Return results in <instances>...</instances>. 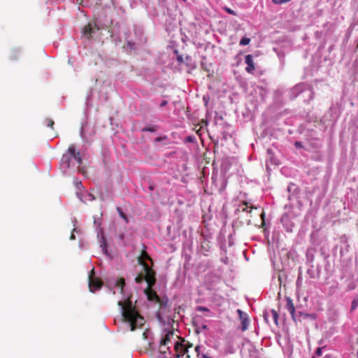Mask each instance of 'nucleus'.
<instances>
[{
	"mask_svg": "<svg viewBox=\"0 0 358 358\" xmlns=\"http://www.w3.org/2000/svg\"><path fill=\"white\" fill-rule=\"evenodd\" d=\"M117 305L121 307L122 319L129 324L131 331H135L144 325V317L140 315L130 298L124 301H119Z\"/></svg>",
	"mask_w": 358,
	"mask_h": 358,
	"instance_id": "1",
	"label": "nucleus"
},
{
	"mask_svg": "<svg viewBox=\"0 0 358 358\" xmlns=\"http://www.w3.org/2000/svg\"><path fill=\"white\" fill-rule=\"evenodd\" d=\"M144 270L146 271L145 281L148 284V287L144 290L148 299L150 301H153L159 304V308L162 309L166 306L169 299L167 297L161 299L157 295V292L152 289V287L156 282L155 271L149 266L148 264L144 265Z\"/></svg>",
	"mask_w": 358,
	"mask_h": 358,
	"instance_id": "2",
	"label": "nucleus"
},
{
	"mask_svg": "<svg viewBox=\"0 0 358 358\" xmlns=\"http://www.w3.org/2000/svg\"><path fill=\"white\" fill-rule=\"evenodd\" d=\"M94 269L92 268L89 273V289L91 292H94L96 290L99 289L103 286V282L94 276Z\"/></svg>",
	"mask_w": 358,
	"mask_h": 358,
	"instance_id": "3",
	"label": "nucleus"
},
{
	"mask_svg": "<svg viewBox=\"0 0 358 358\" xmlns=\"http://www.w3.org/2000/svg\"><path fill=\"white\" fill-rule=\"evenodd\" d=\"M99 28L96 27V24L95 22H90L88 23L83 29V34L84 36H85L87 38H92L95 32L98 31Z\"/></svg>",
	"mask_w": 358,
	"mask_h": 358,
	"instance_id": "4",
	"label": "nucleus"
},
{
	"mask_svg": "<svg viewBox=\"0 0 358 358\" xmlns=\"http://www.w3.org/2000/svg\"><path fill=\"white\" fill-rule=\"evenodd\" d=\"M237 313L241 322V330L244 331L248 329L249 324V319L248 315L240 309L237 310Z\"/></svg>",
	"mask_w": 358,
	"mask_h": 358,
	"instance_id": "5",
	"label": "nucleus"
},
{
	"mask_svg": "<svg viewBox=\"0 0 358 358\" xmlns=\"http://www.w3.org/2000/svg\"><path fill=\"white\" fill-rule=\"evenodd\" d=\"M68 152L71 156L77 162L79 165L82 164L83 160L80 152H76L73 145H71L68 148Z\"/></svg>",
	"mask_w": 358,
	"mask_h": 358,
	"instance_id": "6",
	"label": "nucleus"
},
{
	"mask_svg": "<svg viewBox=\"0 0 358 358\" xmlns=\"http://www.w3.org/2000/svg\"><path fill=\"white\" fill-rule=\"evenodd\" d=\"M286 308L289 312L292 315V318L293 320L296 321V314H295V307L293 303V301L290 297L286 298Z\"/></svg>",
	"mask_w": 358,
	"mask_h": 358,
	"instance_id": "7",
	"label": "nucleus"
},
{
	"mask_svg": "<svg viewBox=\"0 0 358 358\" xmlns=\"http://www.w3.org/2000/svg\"><path fill=\"white\" fill-rule=\"evenodd\" d=\"M245 62L247 64V67L245 68V71L248 73H252L255 70V65L253 62V58L251 55H248L245 57Z\"/></svg>",
	"mask_w": 358,
	"mask_h": 358,
	"instance_id": "8",
	"label": "nucleus"
},
{
	"mask_svg": "<svg viewBox=\"0 0 358 358\" xmlns=\"http://www.w3.org/2000/svg\"><path fill=\"white\" fill-rule=\"evenodd\" d=\"M145 260H150V261H152V259L148 255V254L146 252V251L143 250L141 252V256L138 257V264H141L143 266V270H144V265H145V264H148L145 262Z\"/></svg>",
	"mask_w": 358,
	"mask_h": 358,
	"instance_id": "9",
	"label": "nucleus"
},
{
	"mask_svg": "<svg viewBox=\"0 0 358 358\" xmlns=\"http://www.w3.org/2000/svg\"><path fill=\"white\" fill-rule=\"evenodd\" d=\"M174 336V333L171 331L167 332L164 338H162L161 341V345H167L170 341L171 339L173 338Z\"/></svg>",
	"mask_w": 358,
	"mask_h": 358,
	"instance_id": "10",
	"label": "nucleus"
},
{
	"mask_svg": "<svg viewBox=\"0 0 358 358\" xmlns=\"http://www.w3.org/2000/svg\"><path fill=\"white\" fill-rule=\"evenodd\" d=\"M146 277V271L143 270L142 273H140L136 278H135V282L136 283H141L143 280H145Z\"/></svg>",
	"mask_w": 358,
	"mask_h": 358,
	"instance_id": "11",
	"label": "nucleus"
},
{
	"mask_svg": "<svg viewBox=\"0 0 358 358\" xmlns=\"http://www.w3.org/2000/svg\"><path fill=\"white\" fill-rule=\"evenodd\" d=\"M125 285V280L124 278H120L116 282V286L120 287L121 292L123 291V288Z\"/></svg>",
	"mask_w": 358,
	"mask_h": 358,
	"instance_id": "12",
	"label": "nucleus"
},
{
	"mask_svg": "<svg viewBox=\"0 0 358 358\" xmlns=\"http://www.w3.org/2000/svg\"><path fill=\"white\" fill-rule=\"evenodd\" d=\"M250 38H247V37H243L241 41H240V45H247L250 43Z\"/></svg>",
	"mask_w": 358,
	"mask_h": 358,
	"instance_id": "13",
	"label": "nucleus"
},
{
	"mask_svg": "<svg viewBox=\"0 0 358 358\" xmlns=\"http://www.w3.org/2000/svg\"><path fill=\"white\" fill-rule=\"evenodd\" d=\"M156 131H157V127L155 126L144 127V128L142 129V131L155 132Z\"/></svg>",
	"mask_w": 358,
	"mask_h": 358,
	"instance_id": "14",
	"label": "nucleus"
},
{
	"mask_svg": "<svg viewBox=\"0 0 358 358\" xmlns=\"http://www.w3.org/2000/svg\"><path fill=\"white\" fill-rule=\"evenodd\" d=\"M45 124H46L47 127L53 129V126L55 124V122H54V121L48 118V119L45 120Z\"/></svg>",
	"mask_w": 358,
	"mask_h": 358,
	"instance_id": "15",
	"label": "nucleus"
},
{
	"mask_svg": "<svg viewBox=\"0 0 358 358\" xmlns=\"http://www.w3.org/2000/svg\"><path fill=\"white\" fill-rule=\"evenodd\" d=\"M272 317L273 318V320L275 324H277L278 318V314L275 310H271Z\"/></svg>",
	"mask_w": 358,
	"mask_h": 358,
	"instance_id": "16",
	"label": "nucleus"
},
{
	"mask_svg": "<svg viewBox=\"0 0 358 358\" xmlns=\"http://www.w3.org/2000/svg\"><path fill=\"white\" fill-rule=\"evenodd\" d=\"M358 306V299H354L351 304V310H355Z\"/></svg>",
	"mask_w": 358,
	"mask_h": 358,
	"instance_id": "17",
	"label": "nucleus"
},
{
	"mask_svg": "<svg viewBox=\"0 0 358 358\" xmlns=\"http://www.w3.org/2000/svg\"><path fill=\"white\" fill-rule=\"evenodd\" d=\"M272 1L275 4H282L290 1V0H272Z\"/></svg>",
	"mask_w": 358,
	"mask_h": 358,
	"instance_id": "18",
	"label": "nucleus"
},
{
	"mask_svg": "<svg viewBox=\"0 0 358 358\" xmlns=\"http://www.w3.org/2000/svg\"><path fill=\"white\" fill-rule=\"evenodd\" d=\"M19 55L20 51L16 50L13 51L12 55L10 57L13 59H16Z\"/></svg>",
	"mask_w": 358,
	"mask_h": 358,
	"instance_id": "19",
	"label": "nucleus"
},
{
	"mask_svg": "<svg viewBox=\"0 0 358 358\" xmlns=\"http://www.w3.org/2000/svg\"><path fill=\"white\" fill-rule=\"evenodd\" d=\"M224 10L228 13L229 14H231L233 15H236V13L235 11H234L233 10H231V8H227V7H224Z\"/></svg>",
	"mask_w": 358,
	"mask_h": 358,
	"instance_id": "20",
	"label": "nucleus"
},
{
	"mask_svg": "<svg viewBox=\"0 0 358 358\" xmlns=\"http://www.w3.org/2000/svg\"><path fill=\"white\" fill-rule=\"evenodd\" d=\"M196 309L199 311H206V312H209L210 311V310L208 308L204 307V306H198L196 308Z\"/></svg>",
	"mask_w": 358,
	"mask_h": 358,
	"instance_id": "21",
	"label": "nucleus"
},
{
	"mask_svg": "<svg viewBox=\"0 0 358 358\" xmlns=\"http://www.w3.org/2000/svg\"><path fill=\"white\" fill-rule=\"evenodd\" d=\"M120 217L122 218H123L127 223H128V219H127V215L123 213V212H121L120 214Z\"/></svg>",
	"mask_w": 358,
	"mask_h": 358,
	"instance_id": "22",
	"label": "nucleus"
},
{
	"mask_svg": "<svg viewBox=\"0 0 358 358\" xmlns=\"http://www.w3.org/2000/svg\"><path fill=\"white\" fill-rule=\"evenodd\" d=\"M113 24V20L110 18L109 20L107 21V22L106 23L105 26L106 27H110L111 25Z\"/></svg>",
	"mask_w": 358,
	"mask_h": 358,
	"instance_id": "23",
	"label": "nucleus"
},
{
	"mask_svg": "<svg viewBox=\"0 0 358 358\" xmlns=\"http://www.w3.org/2000/svg\"><path fill=\"white\" fill-rule=\"evenodd\" d=\"M315 353H316V355L317 356H320L321 354H322V348H317V349L316 350Z\"/></svg>",
	"mask_w": 358,
	"mask_h": 358,
	"instance_id": "24",
	"label": "nucleus"
},
{
	"mask_svg": "<svg viewBox=\"0 0 358 358\" xmlns=\"http://www.w3.org/2000/svg\"><path fill=\"white\" fill-rule=\"evenodd\" d=\"M243 204L244 206H246V208H251V209L254 208L252 206H251V205L250 206V205H249V203L245 202V201L243 202Z\"/></svg>",
	"mask_w": 358,
	"mask_h": 358,
	"instance_id": "25",
	"label": "nucleus"
},
{
	"mask_svg": "<svg viewBox=\"0 0 358 358\" xmlns=\"http://www.w3.org/2000/svg\"><path fill=\"white\" fill-rule=\"evenodd\" d=\"M167 104V101H163L161 104H160V107H163L164 106H166Z\"/></svg>",
	"mask_w": 358,
	"mask_h": 358,
	"instance_id": "26",
	"label": "nucleus"
},
{
	"mask_svg": "<svg viewBox=\"0 0 358 358\" xmlns=\"http://www.w3.org/2000/svg\"><path fill=\"white\" fill-rule=\"evenodd\" d=\"M117 210L119 212V214H120V213L122 212V209L120 207L117 208Z\"/></svg>",
	"mask_w": 358,
	"mask_h": 358,
	"instance_id": "27",
	"label": "nucleus"
},
{
	"mask_svg": "<svg viewBox=\"0 0 358 358\" xmlns=\"http://www.w3.org/2000/svg\"><path fill=\"white\" fill-rule=\"evenodd\" d=\"M75 238V236L74 235L72 234L71 236V239H74Z\"/></svg>",
	"mask_w": 358,
	"mask_h": 358,
	"instance_id": "28",
	"label": "nucleus"
},
{
	"mask_svg": "<svg viewBox=\"0 0 358 358\" xmlns=\"http://www.w3.org/2000/svg\"><path fill=\"white\" fill-rule=\"evenodd\" d=\"M178 59L179 61L182 60V57H181V56H180V57H178Z\"/></svg>",
	"mask_w": 358,
	"mask_h": 358,
	"instance_id": "29",
	"label": "nucleus"
},
{
	"mask_svg": "<svg viewBox=\"0 0 358 358\" xmlns=\"http://www.w3.org/2000/svg\"><path fill=\"white\" fill-rule=\"evenodd\" d=\"M199 348V346H196V348H195V350H196V351H198Z\"/></svg>",
	"mask_w": 358,
	"mask_h": 358,
	"instance_id": "30",
	"label": "nucleus"
},
{
	"mask_svg": "<svg viewBox=\"0 0 358 358\" xmlns=\"http://www.w3.org/2000/svg\"><path fill=\"white\" fill-rule=\"evenodd\" d=\"M203 327V329H206L207 328L206 325H204Z\"/></svg>",
	"mask_w": 358,
	"mask_h": 358,
	"instance_id": "31",
	"label": "nucleus"
},
{
	"mask_svg": "<svg viewBox=\"0 0 358 358\" xmlns=\"http://www.w3.org/2000/svg\"><path fill=\"white\" fill-rule=\"evenodd\" d=\"M313 358H314V357H313Z\"/></svg>",
	"mask_w": 358,
	"mask_h": 358,
	"instance_id": "32",
	"label": "nucleus"
}]
</instances>
